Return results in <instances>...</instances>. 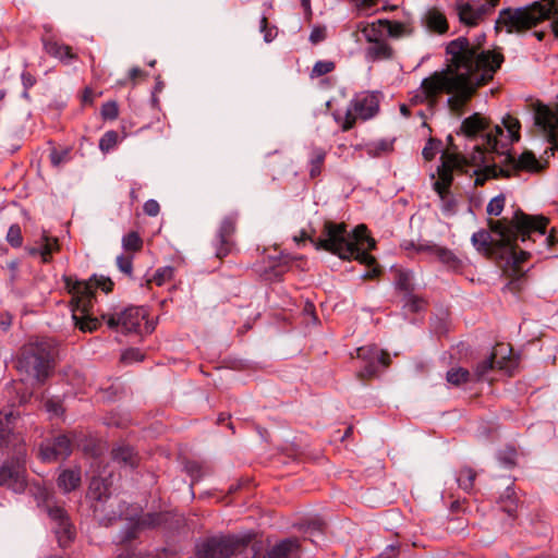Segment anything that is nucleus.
I'll list each match as a JSON object with an SVG mask.
<instances>
[{"label": "nucleus", "mask_w": 558, "mask_h": 558, "mask_svg": "<svg viewBox=\"0 0 558 558\" xmlns=\"http://www.w3.org/2000/svg\"><path fill=\"white\" fill-rule=\"evenodd\" d=\"M446 54L447 69L425 77L421 89L430 105L441 93L451 95L447 102L454 111L462 109L480 87L489 84L505 61L501 51L484 50L480 41L473 45L465 36L449 41Z\"/></svg>", "instance_id": "f257e3e1"}, {"label": "nucleus", "mask_w": 558, "mask_h": 558, "mask_svg": "<svg viewBox=\"0 0 558 558\" xmlns=\"http://www.w3.org/2000/svg\"><path fill=\"white\" fill-rule=\"evenodd\" d=\"M558 0H541L520 8H505L499 11L495 31L506 28L509 34L524 33L536 27L539 23L553 17L550 27L555 38H558Z\"/></svg>", "instance_id": "f03ea898"}, {"label": "nucleus", "mask_w": 558, "mask_h": 558, "mask_svg": "<svg viewBox=\"0 0 558 558\" xmlns=\"http://www.w3.org/2000/svg\"><path fill=\"white\" fill-rule=\"evenodd\" d=\"M531 221L532 218L529 214L517 208L510 219H488L489 231L482 229L473 233L472 243L478 252L497 260L498 256H501V252H511L509 239H511L512 230L522 232L529 228Z\"/></svg>", "instance_id": "7ed1b4c3"}, {"label": "nucleus", "mask_w": 558, "mask_h": 558, "mask_svg": "<svg viewBox=\"0 0 558 558\" xmlns=\"http://www.w3.org/2000/svg\"><path fill=\"white\" fill-rule=\"evenodd\" d=\"M58 356V342L50 337H33L19 352L16 368L44 384L52 374Z\"/></svg>", "instance_id": "20e7f679"}, {"label": "nucleus", "mask_w": 558, "mask_h": 558, "mask_svg": "<svg viewBox=\"0 0 558 558\" xmlns=\"http://www.w3.org/2000/svg\"><path fill=\"white\" fill-rule=\"evenodd\" d=\"M530 218H532V221L529 223V228L526 230H523L522 232L512 230L511 239H509L511 252H501V256H498L497 259L506 260V264L510 266L511 276L517 278L523 276L521 265L531 256L530 252L518 250V240H521L523 243L526 241L535 243L536 239L539 238L542 240V245L545 247H550L556 242L555 227H553L550 232L547 234V227L549 225V219L547 217L543 215H530Z\"/></svg>", "instance_id": "39448f33"}, {"label": "nucleus", "mask_w": 558, "mask_h": 558, "mask_svg": "<svg viewBox=\"0 0 558 558\" xmlns=\"http://www.w3.org/2000/svg\"><path fill=\"white\" fill-rule=\"evenodd\" d=\"M485 162V153L482 146L476 145L470 157L462 154L441 151L440 165L437 167L438 179L433 183V190L439 198L450 191L453 183V172L466 174L469 166H481Z\"/></svg>", "instance_id": "423d86ee"}, {"label": "nucleus", "mask_w": 558, "mask_h": 558, "mask_svg": "<svg viewBox=\"0 0 558 558\" xmlns=\"http://www.w3.org/2000/svg\"><path fill=\"white\" fill-rule=\"evenodd\" d=\"M316 251H325L338 256L342 260H351L354 242L350 240L348 225L345 222H335L325 220L320 236L312 240Z\"/></svg>", "instance_id": "0eeeda50"}, {"label": "nucleus", "mask_w": 558, "mask_h": 558, "mask_svg": "<svg viewBox=\"0 0 558 558\" xmlns=\"http://www.w3.org/2000/svg\"><path fill=\"white\" fill-rule=\"evenodd\" d=\"M253 538L252 533L209 537L199 546L197 558H231L246 549Z\"/></svg>", "instance_id": "6e6552de"}, {"label": "nucleus", "mask_w": 558, "mask_h": 558, "mask_svg": "<svg viewBox=\"0 0 558 558\" xmlns=\"http://www.w3.org/2000/svg\"><path fill=\"white\" fill-rule=\"evenodd\" d=\"M63 282L64 289L71 296L69 305L73 314L77 311L81 314H93L94 311L100 312V310L95 308L97 294L88 279L82 280L70 275L63 276Z\"/></svg>", "instance_id": "1a4fd4ad"}, {"label": "nucleus", "mask_w": 558, "mask_h": 558, "mask_svg": "<svg viewBox=\"0 0 558 558\" xmlns=\"http://www.w3.org/2000/svg\"><path fill=\"white\" fill-rule=\"evenodd\" d=\"M351 357H356L361 362L360 369L357 371V377L361 380H369L377 377L391 363L389 353L379 349L376 344L357 348L355 355L351 353Z\"/></svg>", "instance_id": "9d476101"}, {"label": "nucleus", "mask_w": 558, "mask_h": 558, "mask_svg": "<svg viewBox=\"0 0 558 558\" xmlns=\"http://www.w3.org/2000/svg\"><path fill=\"white\" fill-rule=\"evenodd\" d=\"M502 124L504 128L496 125L493 131L486 134L485 138V147L498 155H504V149L508 145L520 140L521 124L517 118L507 114L502 119Z\"/></svg>", "instance_id": "9b49d317"}, {"label": "nucleus", "mask_w": 558, "mask_h": 558, "mask_svg": "<svg viewBox=\"0 0 558 558\" xmlns=\"http://www.w3.org/2000/svg\"><path fill=\"white\" fill-rule=\"evenodd\" d=\"M534 125L547 138L551 149H558V106L554 111L539 100L533 104Z\"/></svg>", "instance_id": "f8f14e48"}, {"label": "nucleus", "mask_w": 558, "mask_h": 558, "mask_svg": "<svg viewBox=\"0 0 558 558\" xmlns=\"http://www.w3.org/2000/svg\"><path fill=\"white\" fill-rule=\"evenodd\" d=\"M110 328L120 327L123 333H136L141 337L151 333L157 324L158 316H108Z\"/></svg>", "instance_id": "ddd939ff"}, {"label": "nucleus", "mask_w": 558, "mask_h": 558, "mask_svg": "<svg viewBox=\"0 0 558 558\" xmlns=\"http://www.w3.org/2000/svg\"><path fill=\"white\" fill-rule=\"evenodd\" d=\"M239 214L231 213L223 217L218 228L216 239L214 241L215 256L223 259L235 248L233 235L236 230Z\"/></svg>", "instance_id": "4468645a"}, {"label": "nucleus", "mask_w": 558, "mask_h": 558, "mask_svg": "<svg viewBox=\"0 0 558 558\" xmlns=\"http://www.w3.org/2000/svg\"><path fill=\"white\" fill-rule=\"evenodd\" d=\"M168 520V513L148 512L129 519V523L122 531L120 543H130L138 538L144 530L155 529L162 525Z\"/></svg>", "instance_id": "2eb2a0df"}, {"label": "nucleus", "mask_w": 558, "mask_h": 558, "mask_svg": "<svg viewBox=\"0 0 558 558\" xmlns=\"http://www.w3.org/2000/svg\"><path fill=\"white\" fill-rule=\"evenodd\" d=\"M512 349L509 344L498 343L492 351L490 355L476 365L473 375L474 381H482L486 378L488 372L494 368L507 369L510 367Z\"/></svg>", "instance_id": "dca6fc26"}, {"label": "nucleus", "mask_w": 558, "mask_h": 558, "mask_svg": "<svg viewBox=\"0 0 558 558\" xmlns=\"http://www.w3.org/2000/svg\"><path fill=\"white\" fill-rule=\"evenodd\" d=\"M90 508L95 520L100 525L108 527L123 518L126 504L116 497L109 501L95 502Z\"/></svg>", "instance_id": "f3484780"}, {"label": "nucleus", "mask_w": 558, "mask_h": 558, "mask_svg": "<svg viewBox=\"0 0 558 558\" xmlns=\"http://www.w3.org/2000/svg\"><path fill=\"white\" fill-rule=\"evenodd\" d=\"M376 24H369L363 29L365 38L374 45L367 48V57L373 61L388 60L393 57L392 47L381 39L383 31L376 28Z\"/></svg>", "instance_id": "a211bd4d"}, {"label": "nucleus", "mask_w": 558, "mask_h": 558, "mask_svg": "<svg viewBox=\"0 0 558 558\" xmlns=\"http://www.w3.org/2000/svg\"><path fill=\"white\" fill-rule=\"evenodd\" d=\"M0 485L7 486L16 493L23 492L26 486L25 468L20 460H10L0 468Z\"/></svg>", "instance_id": "6ab92c4d"}, {"label": "nucleus", "mask_w": 558, "mask_h": 558, "mask_svg": "<svg viewBox=\"0 0 558 558\" xmlns=\"http://www.w3.org/2000/svg\"><path fill=\"white\" fill-rule=\"evenodd\" d=\"M485 153V162L481 166H474L473 174L475 175L474 185L483 186L489 179L510 178L511 171L506 167H498L495 162H490L487 153L488 148L482 147Z\"/></svg>", "instance_id": "aec40b11"}, {"label": "nucleus", "mask_w": 558, "mask_h": 558, "mask_svg": "<svg viewBox=\"0 0 558 558\" xmlns=\"http://www.w3.org/2000/svg\"><path fill=\"white\" fill-rule=\"evenodd\" d=\"M350 105L355 114L362 120L372 119L379 111V100L374 93H365L354 97Z\"/></svg>", "instance_id": "412c9836"}, {"label": "nucleus", "mask_w": 558, "mask_h": 558, "mask_svg": "<svg viewBox=\"0 0 558 558\" xmlns=\"http://www.w3.org/2000/svg\"><path fill=\"white\" fill-rule=\"evenodd\" d=\"M45 51L52 58L58 59L63 64H71L78 59L72 47L60 43L53 38L43 40Z\"/></svg>", "instance_id": "4be33fe9"}, {"label": "nucleus", "mask_w": 558, "mask_h": 558, "mask_svg": "<svg viewBox=\"0 0 558 558\" xmlns=\"http://www.w3.org/2000/svg\"><path fill=\"white\" fill-rule=\"evenodd\" d=\"M504 165L508 170L511 171H518V170H525V171H537L539 167V162L536 159L535 155L532 151H523L518 159L514 158L510 151L506 153V157L504 160Z\"/></svg>", "instance_id": "5701e85b"}, {"label": "nucleus", "mask_w": 558, "mask_h": 558, "mask_svg": "<svg viewBox=\"0 0 558 558\" xmlns=\"http://www.w3.org/2000/svg\"><path fill=\"white\" fill-rule=\"evenodd\" d=\"M114 498L110 493V484L106 478L94 476L90 480L88 490L86 493V499L89 501V506H94L95 502L109 501Z\"/></svg>", "instance_id": "b1692460"}, {"label": "nucleus", "mask_w": 558, "mask_h": 558, "mask_svg": "<svg viewBox=\"0 0 558 558\" xmlns=\"http://www.w3.org/2000/svg\"><path fill=\"white\" fill-rule=\"evenodd\" d=\"M300 543L296 538H287L275 545L267 556L254 558H299Z\"/></svg>", "instance_id": "393cba45"}, {"label": "nucleus", "mask_w": 558, "mask_h": 558, "mask_svg": "<svg viewBox=\"0 0 558 558\" xmlns=\"http://www.w3.org/2000/svg\"><path fill=\"white\" fill-rule=\"evenodd\" d=\"M488 128L489 120L484 118L481 113L475 112L462 121L460 131L457 134H463L469 138H474Z\"/></svg>", "instance_id": "a878e982"}, {"label": "nucleus", "mask_w": 558, "mask_h": 558, "mask_svg": "<svg viewBox=\"0 0 558 558\" xmlns=\"http://www.w3.org/2000/svg\"><path fill=\"white\" fill-rule=\"evenodd\" d=\"M82 481V472L80 468L63 470L58 476L57 484L64 493L75 490Z\"/></svg>", "instance_id": "bb28decb"}, {"label": "nucleus", "mask_w": 558, "mask_h": 558, "mask_svg": "<svg viewBox=\"0 0 558 558\" xmlns=\"http://www.w3.org/2000/svg\"><path fill=\"white\" fill-rule=\"evenodd\" d=\"M112 460L120 465L135 468L138 463L137 454L128 445H120L111 451Z\"/></svg>", "instance_id": "cd10ccee"}, {"label": "nucleus", "mask_w": 558, "mask_h": 558, "mask_svg": "<svg viewBox=\"0 0 558 558\" xmlns=\"http://www.w3.org/2000/svg\"><path fill=\"white\" fill-rule=\"evenodd\" d=\"M454 11L457 12L461 24L469 27L478 25L475 8L469 1L456 0Z\"/></svg>", "instance_id": "c85d7f7f"}, {"label": "nucleus", "mask_w": 558, "mask_h": 558, "mask_svg": "<svg viewBox=\"0 0 558 558\" xmlns=\"http://www.w3.org/2000/svg\"><path fill=\"white\" fill-rule=\"evenodd\" d=\"M395 140L381 138L364 145L366 155L371 158H380L393 151Z\"/></svg>", "instance_id": "c756f323"}, {"label": "nucleus", "mask_w": 558, "mask_h": 558, "mask_svg": "<svg viewBox=\"0 0 558 558\" xmlns=\"http://www.w3.org/2000/svg\"><path fill=\"white\" fill-rule=\"evenodd\" d=\"M350 240L356 243V246L361 247L366 244L368 251L376 248V240L369 234V230L366 225H357L350 233Z\"/></svg>", "instance_id": "7c9ffc66"}, {"label": "nucleus", "mask_w": 558, "mask_h": 558, "mask_svg": "<svg viewBox=\"0 0 558 558\" xmlns=\"http://www.w3.org/2000/svg\"><path fill=\"white\" fill-rule=\"evenodd\" d=\"M436 257L448 270L461 272L463 269V262L447 247L440 246L437 250Z\"/></svg>", "instance_id": "2f4dec72"}, {"label": "nucleus", "mask_w": 558, "mask_h": 558, "mask_svg": "<svg viewBox=\"0 0 558 558\" xmlns=\"http://www.w3.org/2000/svg\"><path fill=\"white\" fill-rule=\"evenodd\" d=\"M426 25L432 32L438 34H445L449 28L446 15L435 8L427 11Z\"/></svg>", "instance_id": "473e14b6"}, {"label": "nucleus", "mask_w": 558, "mask_h": 558, "mask_svg": "<svg viewBox=\"0 0 558 558\" xmlns=\"http://www.w3.org/2000/svg\"><path fill=\"white\" fill-rule=\"evenodd\" d=\"M326 156L327 153L324 148H313L308 160V175L311 179H316L322 174Z\"/></svg>", "instance_id": "72a5a7b5"}, {"label": "nucleus", "mask_w": 558, "mask_h": 558, "mask_svg": "<svg viewBox=\"0 0 558 558\" xmlns=\"http://www.w3.org/2000/svg\"><path fill=\"white\" fill-rule=\"evenodd\" d=\"M372 24H376V28H380L383 32L386 31L391 38H399L407 34V26L402 22L379 19Z\"/></svg>", "instance_id": "f704fd0d"}, {"label": "nucleus", "mask_w": 558, "mask_h": 558, "mask_svg": "<svg viewBox=\"0 0 558 558\" xmlns=\"http://www.w3.org/2000/svg\"><path fill=\"white\" fill-rule=\"evenodd\" d=\"M446 380L449 385L461 387L468 383L474 381L473 375L464 367H451L446 374Z\"/></svg>", "instance_id": "c9c22d12"}, {"label": "nucleus", "mask_w": 558, "mask_h": 558, "mask_svg": "<svg viewBox=\"0 0 558 558\" xmlns=\"http://www.w3.org/2000/svg\"><path fill=\"white\" fill-rule=\"evenodd\" d=\"M303 257H295L290 255H282L277 264L271 266L268 270V276L276 280H281L283 275L290 269L291 265L296 260H302Z\"/></svg>", "instance_id": "e433bc0d"}, {"label": "nucleus", "mask_w": 558, "mask_h": 558, "mask_svg": "<svg viewBox=\"0 0 558 558\" xmlns=\"http://www.w3.org/2000/svg\"><path fill=\"white\" fill-rule=\"evenodd\" d=\"M105 317L106 316H71L73 325L83 332L95 331L101 325L100 318Z\"/></svg>", "instance_id": "4c0bfd02"}, {"label": "nucleus", "mask_w": 558, "mask_h": 558, "mask_svg": "<svg viewBox=\"0 0 558 558\" xmlns=\"http://www.w3.org/2000/svg\"><path fill=\"white\" fill-rule=\"evenodd\" d=\"M48 515L51 520L59 523V525L63 529L64 533L69 538L72 537L71 526L69 523V518L65 510L59 506L48 507Z\"/></svg>", "instance_id": "58836bf2"}, {"label": "nucleus", "mask_w": 558, "mask_h": 558, "mask_svg": "<svg viewBox=\"0 0 558 558\" xmlns=\"http://www.w3.org/2000/svg\"><path fill=\"white\" fill-rule=\"evenodd\" d=\"M395 287L398 291L403 292V296L414 291L412 277L410 271L398 269L395 272Z\"/></svg>", "instance_id": "ea45409f"}, {"label": "nucleus", "mask_w": 558, "mask_h": 558, "mask_svg": "<svg viewBox=\"0 0 558 558\" xmlns=\"http://www.w3.org/2000/svg\"><path fill=\"white\" fill-rule=\"evenodd\" d=\"M475 478L476 472L473 469L465 466L459 470L456 480L460 488L466 493H471L474 487Z\"/></svg>", "instance_id": "a19ab883"}, {"label": "nucleus", "mask_w": 558, "mask_h": 558, "mask_svg": "<svg viewBox=\"0 0 558 558\" xmlns=\"http://www.w3.org/2000/svg\"><path fill=\"white\" fill-rule=\"evenodd\" d=\"M501 509L510 517H514L518 509V501L513 487L508 486L500 497Z\"/></svg>", "instance_id": "79ce46f5"}, {"label": "nucleus", "mask_w": 558, "mask_h": 558, "mask_svg": "<svg viewBox=\"0 0 558 558\" xmlns=\"http://www.w3.org/2000/svg\"><path fill=\"white\" fill-rule=\"evenodd\" d=\"M404 306L412 313L426 312L428 302L423 296L414 294L413 292L403 296Z\"/></svg>", "instance_id": "37998d69"}, {"label": "nucleus", "mask_w": 558, "mask_h": 558, "mask_svg": "<svg viewBox=\"0 0 558 558\" xmlns=\"http://www.w3.org/2000/svg\"><path fill=\"white\" fill-rule=\"evenodd\" d=\"M88 280L92 283L94 291H96V289H100L105 293H110L113 291L114 282L110 277L93 274Z\"/></svg>", "instance_id": "c03bdc74"}, {"label": "nucleus", "mask_w": 558, "mask_h": 558, "mask_svg": "<svg viewBox=\"0 0 558 558\" xmlns=\"http://www.w3.org/2000/svg\"><path fill=\"white\" fill-rule=\"evenodd\" d=\"M44 244L41 245V259L44 263H49L51 260V255L53 252L59 251V243L57 238H50L46 232L43 234Z\"/></svg>", "instance_id": "a18cd8bd"}, {"label": "nucleus", "mask_w": 558, "mask_h": 558, "mask_svg": "<svg viewBox=\"0 0 558 558\" xmlns=\"http://www.w3.org/2000/svg\"><path fill=\"white\" fill-rule=\"evenodd\" d=\"M51 442L61 459H65L72 453V441L66 435H59Z\"/></svg>", "instance_id": "49530a36"}, {"label": "nucleus", "mask_w": 558, "mask_h": 558, "mask_svg": "<svg viewBox=\"0 0 558 558\" xmlns=\"http://www.w3.org/2000/svg\"><path fill=\"white\" fill-rule=\"evenodd\" d=\"M353 251L354 252L351 256V260L354 259L360 264L365 265L366 267H372L378 264L377 259L372 254H369L368 250H362L361 247L356 246L355 242Z\"/></svg>", "instance_id": "de8ad7c7"}, {"label": "nucleus", "mask_w": 558, "mask_h": 558, "mask_svg": "<svg viewBox=\"0 0 558 558\" xmlns=\"http://www.w3.org/2000/svg\"><path fill=\"white\" fill-rule=\"evenodd\" d=\"M333 117H335V120L340 123L341 125V130L343 132H347V131H350L351 129L354 128L355 123H356V119L359 118L355 112H354V109L352 108V106L349 104V107L344 113V117L343 119L337 114V113H333Z\"/></svg>", "instance_id": "09e8293b"}, {"label": "nucleus", "mask_w": 558, "mask_h": 558, "mask_svg": "<svg viewBox=\"0 0 558 558\" xmlns=\"http://www.w3.org/2000/svg\"><path fill=\"white\" fill-rule=\"evenodd\" d=\"M122 245L125 251L138 252L143 247V240L138 232L131 231L123 236Z\"/></svg>", "instance_id": "8fccbe9b"}, {"label": "nucleus", "mask_w": 558, "mask_h": 558, "mask_svg": "<svg viewBox=\"0 0 558 558\" xmlns=\"http://www.w3.org/2000/svg\"><path fill=\"white\" fill-rule=\"evenodd\" d=\"M119 140V134L116 131H107L99 140V149L102 153H109L113 149Z\"/></svg>", "instance_id": "3c124183"}, {"label": "nucleus", "mask_w": 558, "mask_h": 558, "mask_svg": "<svg viewBox=\"0 0 558 558\" xmlns=\"http://www.w3.org/2000/svg\"><path fill=\"white\" fill-rule=\"evenodd\" d=\"M442 142L435 137H429L423 148L422 155L426 161H432L440 150Z\"/></svg>", "instance_id": "603ef678"}, {"label": "nucleus", "mask_w": 558, "mask_h": 558, "mask_svg": "<svg viewBox=\"0 0 558 558\" xmlns=\"http://www.w3.org/2000/svg\"><path fill=\"white\" fill-rule=\"evenodd\" d=\"M336 69V63L329 60H319L317 61L310 74L312 78L320 77L328 73H331Z\"/></svg>", "instance_id": "864d4df0"}, {"label": "nucleus", "mask_w": 558, "mask_h": 558, "mask_svg": "<svg viewBox=\"0 0 558 558\" xmlns=\"http://www.w3.org/2000/svg\"><path fill=\"white\" fill-rule=\"evenodd\" d=\"M174 269L171 266H165L158 268L153 278L148 282H153L158 287H161L167 281H170L173 277Z\"/></svg>", "instance_id": "5fc2aeb1"}, {"label": "nucleus", "mask_w": 558, "mask_h": 558, "mask_svg": "<svg viewBox=\"0 0 558 558\" xmlns=\"http://www.w3.org/2000/svg\"><path fill=\"white\" fill-rule=\"evenodd\" d=\"M70 153H71V148H69V147L63 148V149H58V148L53 147L49 154V159H50V163L52 165V167L58 168L62 163L69 161Z\"/></svg>", "instance_id": "6e6d98bb"}, {"label": "nucleus", "mask_w": 558, "mask_h": 558, "mask_svg": "<svg viewBox=\"0 0 558 558\" xmlns=\"http://www.w3.org/2000/svg\"><path fill=\"white\" fill-rule=\"evenodd\" d=\"M5 239L8 243L14 248H19L22 246L23 235L19 223H13L10 226Z\"/></svg>", "instance_id": "4d7b16f0"}, {"label": "nucleus", "mask_w": 558, "mask_h": 558, "mask_svg": "<svg viewBox=\"0 0 558 558\" xmlns=\"http://www.w3.org/2000/svg\"><path fill=\"white\" fill-rule=\"evenodd\" d=\"M506 204V196L501 193L489 201L486 207V211L489 216L498 217Z\"/></svg>", "instance_id": "13d9d810"}, {"label": "nucleus", "mask_w": 558, "mask_h": 558, "mask_svg": "<svg viewBox=\"0 0 558 558\" xmlns=\"http://www.w3.org/2000/svg\"><path fill=\"white\" fill-rule=\"evenodd\" d=\"M145 359L144 353L137 348H130L122 352L121 362L124 364H131L133 362H142Z\"/></svg>", "instance_id": "bf43d9fd"}, {"label": "nucleus", "mask_w": 558, "mask_h": 558, "mask_svg": "<svg viewBox=\"0 0 558 558\" xmlns=\"http://www.w3.org/2000/svg\"><path fill=\"white\" fill-rule=\"evenodd\" d=\"M39 456L45 462H52L61 459V457L57 454L52 442L43 444L39 448Z\"/></svg>", "instance_id": "052dcab7"}, {"label": "nucleus", "mask_w": 558, "mask_h": 558, "mask_svg": "<svg viewBox=\"0 0 558 558\" xmlns=\"http://www.w3.org/2000/svg\"><path fill=\"white\" fill-rule=\"evenodd\" d=\"M100 114L104 120H114L119 116V107L116 101H107L101 106Z\"/></svg>", "instance_id": "680f3d73"}, {"label": "nucleus", "mask_w": 558, "mask_h": 558, "mask_svg": "<svg viewBox=\"0 0 558 558\" xmlns=\"http://www.w3.org/2000/svg\"><path fill=\"white\" fill-rule=\"evenodd\" d=\"M441 199V210L447 215H453L457 211L458 202L452 195L451 191H448L444 198Z\"/></svg>", "instance_id": "e2e57ef3"}, {"label": "nucleus", "mask_w": 558, "mask_h": 558, "mask_svg": "<svg viewBox=\"0 0 558 558\" xmlns=\"http://www.w3.org/2000/svg\"><path fill=\"white\" fill-rule=\"evenodd\" d=\"M118 268L125 275L131 276L133 271V257L129 255H119L117 257Z\"/></svg>", "instance_id": "0e129e2a"}, {"label": "nucleus", "mask_w": 558, "mask_h": 558, "mask_svg": "<svg viewBox=\"0 0 558 558\" xmlns=\"http://www.w3.org/2000/svg\"><path fill=\"white\" fill-rule=\"evenodd\" d=\"M22 85L24 87L23 97L29 98L28 90L37 83L36 77L28 71H23L21 74Z\"/></svg>", "instance_id": "69168bd1"}, {"label": "nucleus", "mask_w": 558, "mask_h": 558, "mask_svg": "<svg viewBox=\"0 0 558 558\" xmlns=\"http://www.w3.org/2000/svg\"><path fill=\"white\" fill-rule=\"evenodd\" d=\"M185 471L192 477L193 483L203 477L202 465L196 461H187L185 463Z\"/></svg>", "instance_id": "338daca9"}, {"label": "nucleus", "mask_w": 558, "mask_h": 558, "mask_svg": "<svg viewBox=\"0 0 558 558\" xmlns=\"http://www.w3.org/2000/svg\"><path fill=\"white\" fill-rule=\"evenodd\" d=\"M268 19L263 15L260 19V32L264 33V40L270 43L277 35L276 27L268 26Z\"/></svg>", "instance_id": "774afa93"}]
</instances>
